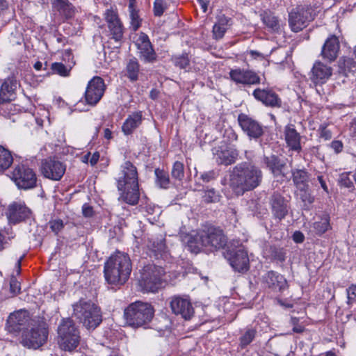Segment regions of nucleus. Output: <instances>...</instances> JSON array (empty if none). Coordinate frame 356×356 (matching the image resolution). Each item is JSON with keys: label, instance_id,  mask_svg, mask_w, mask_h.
Returning a JSON list of instances; mask_svg holds the SVG:
<instances>
[{"label": "nucleus", "instance_id": "f257e3e1", "mask_svg": "<svg viewBox=\"0 0 356 356\" xmlns=\"http://www.w3.org/2000/svg\"><path fill=\"white\" fill-rule=\"evenodd\" d=\"M261 169L250 163L243 162L233 168L229 175V186L236 195L254 190L262 181Z\"/></svg>", "mask_w": 356, "mask_h": 356}, {"label": "nucleus", "instance_id": "f03ea898", "mask_svg": "<svg viewBox=\"0 0 356 356\" xmlns=\"http://www.w3.org/2000/svg\"><path fill=\"white\" fill-rule=\"evenodd\" d=\"M227 238L222 229L209 227L200 231L188 242V249L194 253H197L202 248L213 252L220 249L227 250Z\"/></svg>", "mask_w": 356, "mask_h": 356}, {"label": "nucleus", "instance_id": "7ed1b4c3", "mask_svg": "<svg viewBox=\"0 0 356 356\" xmlns=\"http://www.w3.org/2000/svg\"><path fill=\"white\" fill-rule=\"evenodd\" d=\"M131 272V263L127 254L117 252L111 255L104 266V276L111 284H123Z\"/></svg>", "mask_w": 356, "mask_h": 356}, {"label": "nucleus", "instance_id": "20e7f679", "mask_svg": "<svg viewBox=\"0 0 356 356\" xmlns=\"http://www.w3.org/2000/svg\"><path fill=\"white\" fill-rule=\"evenodd\" d=\"M73 315L88 330L95 329L102 321L100 307L91 301L80 300L74 304Z\"/></svg>", "mask_w": 356, "mask_h": 356}, {"label": "nucleus", "instance_id": "39448f33", "mask_svg": "<svg viewBox=\"0 0 356 356\" xmlns=\"http://www.w3.org/2000/svg\"><path fill=\"white\" fill-rule=\"evenodd\" d=\"M154 313V310L151 305L138 301L125 309L124 316L129 325L138 327L150 322Z\"/></svg>", "mask_w": 356, "mask_h": 356}, {"label": "nucleus", "instance_id": "423d86ee", "mask_svg": "<svg viewBox=\"0 0 356 356\" xmlns=\"http://www.w3.org/2000/svg\"><path fill=\"white\" fill-rule=\"evenodd\" d=\"M223 254L235 271L244 273L249 269L248 253L239 241L229 242Z\"/></svg>", "mask_w": 356, "mask_h": 356}, {"label": "nucleus", "instance_id": "0eeeda50", "mask_svg": "<svg viewBox=\"0 0 356 356\" xmlns=\"http://www.w3.org/2000/svg\"><path fill=\"white\" fill-rule=\"evenodd\" d=\"M164 270L155 265H147L145 266L141 272L139 280V286L143 292L157 291L162 286Z\"/></svg>", "mask_w": 356, "mask_h": 356}, {"label": "nucleus", "instance_id": "6e6552de", "mask_svg": "<svg viewBox=\"0 0 356 356\" xmlns=\"http://www.w3.org/2000/svg\"><path fill=\"white\" fill-rule=\"evenodd\" d=\"M58 343L61 349L72 351L79 344V331L72 320L70 318L63 320L58 327Z\"/></svg>", "mask_w": 356, "mask_h": 356}, {"label": "nucleus", "instance_id": "1a4fd4ad", "mask_svg": "<svg viewBox=\"0 0 356 356\" xmlns=\"http://www.w3.org/2000/svg\"><path fill=\"white\" fill-rule=\"evenodd\" d=\"M47 330L35 322L22 332L20 343L28 348L38 349L47 339Z\"/></svg>", "mask_w": 356, "mask_h": 356}, {"label": "nucleus", "instance_id": "9d476101", "mask_svg": "<svg viewBox=\"0 0 356 356\" xmlns=\"http://www.w3.org/2000/svg\"><path fill=\"white\" fill-rule=\"evenodd\" d=\"M10 177L21 189H31L36 186L37 177L35 172L24 164L15 165Z\"/></svg>", "mask_w": 356, "mask_h": 356}, {"label": "nucleus", "instance_id": "9b49d317", "mask_svg": "<svg viewBox=\"0 0 356 356\" xmlns=\"http://www.w3.org/2000/svg\"><path fill=\"white\" fill-rule=\"evenodd\" d=\"M34 323L28 311L19 309L9 315L6 321V329L11 333L22 332Z\"/></svg>", "mask_w": 356, "mask_h": 356}, {"label": "nucleus", "instance_id": "f8f14e48", "mask_svg": "<svg viewBox=\"0 0 356 356\" xmlns=\"http://www.w3.org/2000/svg\"><path fill=\"white\" fill-rule=\"evenodd\" d=\"M106 86L104 79L98 76H94L88 83L84 97L87 104L95 106L102 99Z\"/></svg>", "mask_w": 356, "mask_h": 356}, {"label": "nucleus", "instance_id": "ddd939ff", "mask_svg": "<svg viewBox=\"0 0 356 356\" xmlns=\"http://www.w3.org/2000/svg\"><path fill=\"white\" fill-rule=\"evenodd\" d=\"M313 10L309 7H298L289 13V23L291 30L299 32L314 19Z\"/></svg>", "mask_w": 356, "mask_h": 356}, {"label": "nucleus", "instance_id": "4468645a", "mask_svg": "<svg viewBox=\"0 0 356 356\" xmlns=\"http://www.w3.org/2000/svg\"><path fill=\"white\" fill-rule=\"evenodd\" d=\"M213 159L218 165H229L234 163L238 156V151L234 145L221 143L212 149Z\"/></svg>", "mask_w": 356, "mask_h": 356}, {"label": "nucleus", "instance_id": "2eb2a0df", "mask_svg": "<svg viewBox=\"0 0 356 356\" xmlns=\"http://www.w3.org/2000/svg\"><path fill=\"white\" fill-rule=\"evenodd\" d=\"M263 287L270 293H281L288 288V283L285 277L273 270L268 271L261 278Z\"/></svg>", "mask_w": 356, "mask_h": 356}, {"label": "nucleus", "instance_id": "dca6fc26", "mask_svg": "<svg viewBox=\"0 0 356 356\" xmlns=\"http://www.w3.org/2000/svg\"><path fill=\"white\" fill-rule=\"evenodd\" d=\"M66 165L55 158H48L42 161L41 172L46 177L59 181L64 175Z\"/></svg>", "mask_w": 356, "mask_h": 356}, {"label": "nucleus", "instance_id": "f3484780", "mask_svg": "<svg viewBox=\"0 0 356 356\" xmlns=\"http://www.w3.org/2000/svg\"><path fill=\"white\" fill-rule=\"evenodd\" d=\"M138 184V177L136 167L130 161H125L120 168L117 178L118 189H123L126 186Z\"/></svg>", "mask_w": 356, "mask_h": 356}, {"label": "nucleus", "instance_id": "a211bd4d", "mask_svg": "<svg viewBox=\"0 0 356 356\" xmlns=\"http://www.w3.org/2000/svg\"><path fill=\"white\" fill-rule=\"evenodd\" d=\"M230 79L236 85L250 86L260 83V77L254 71L240 67L232 69L229 72Z\"/></svg>", "mask_w": 356, "mask_h": 356}, {"label": "nucleus", "instance_id": "6ab92c4d", "mask_svg": "<svg viewBox=\"0 0 356 356\" xmlns=\"http://www.w3.org/2000/svg\"><path fill=\"white\" fill-rule=\"evenodd\" d=\"M170 307L176 315H181L185 320H189L194 314L191 300L187 296H175L171 298Z\"/></svg>", "mask_w": 356, "mask_h": 356}, {"label": "nucleus", "instance_id": "aec40b11", "mask_svg": "<svg viewBox=\"0 0 356 356\" xmlns=\"http://www.w3.org/2000/svg\"><path fill=\"white\" fill-rule=\"evenodd\" d=\"M136 46L138 49L140 56L145 62H154L156 59V54L154 51L152 43L147 34L141 32L138 35L135 42Z\"/></svg>", "mask_w": 356, "mask_h": 356}, {"label": "nucleus", "instance_id": "412c9836", "mask_svg": "<svg viewBox=\"0 0 356 356\" xmlns=\"http://www.w3.org/2000/svg\"><path fill=\"white\" fill-rule=\"evenodd\" d=\"M238 121L243 131L250 138H258L264 134V128L257 121L241 113Z\"/></svg>", "mask_w": 356, "mask_h": 356}, {"label": "nucleus", "instance_id": "4be33fe9", "mask_svg": "<svg viewBox=\"0 0 356 356\" xmlns=\"http://www.w3.org/2000/svg\"><path fill=\"white\" fill-rule=\"evenodd\" d=\"M106 21L108 24L111 39H113L118 43H120L123 38L124 29L117 13L112 10H108L106 13Z\"/></svg>", "mask_w": 356, "mask_h": 356}, {"label": "nucleus", "instance_id": "5701e85b", "mask_svg": "<svg viewBox=\"0 0 356 356\" xmlns=\"http://www.w3.org/2000/svg\"><path fill=\"white\" fill-rule=\"evenodd\" d=\"M332 74V68L321 61H316L311 70L310 79L317 85L324 84Z\"/></svg>", "mask_w": 356, "mask_h": 356}, {"label": "nucleus", "instance_id": "b1692460", "mask_svg": "<svg viewBox=\"0 0 356 356\" xmlns=\"http://www.w3.org/2000/svg\"><path fill=\"white\" fill-rule=\"evenodd\" d=\"M292 176L293 181L296 186L301 191H304V194L301 195L302 201H307L309 203H312L313 202V198L309 195V194L307 193V191L309 187L308 182L309 179L308 172L305 170L296 169L292 171Z\"/></svg>", "mask_w": 356, "mask_h": 356}, {"label": "nucleus", "instance_id": "393cba45", "mask_svg": "<svg viewBox=\"0 0 356 356\" xmlns=\"http://www.w3.org/2000/svg\"><path fill=\"white\" fill-rule=\"evenodd\" d=\"M254 97L264 105L270 107H280L282 101L272 89L256 88L253 91Z\"/></svg>", "mask_w": 356, "mask_h": 356}, {"label": "nucleus", "instance_id": "a878e982", "mask_svg": "<svg viewBox=\"0 0 356 356\" xmlns=\"http://www.w3.org/2000/svg\"><path fill=\"white\" fill-rule=\"evenodd\" d=\"M340 44L337 37L331 35L325 42L321 52L322 57L329 61L333 62L339 55Z\"/></svg>", "mask_w": 356, "mask_h": 356}, {"label": "nucleus", "instance_id": "bb28decb", "mask_svg": "<svg viewBox=\"0 0 356 356\" xmlns=\"http://www.w3.org/2000/svg\"><path fill=\"white\" fill-rule=\"evenodd\" d=\"M272 213L275 218L282 220L288 214V202L279 193H274L270 198Z\"/></svg>", "mask_w": 356, "mask_h": 356}, {"label": "nucleus", "instance_id": "cd10ccee", "mask_svg": "<svg viewBox=\"0 0 356 356\" xmlns=\"http://www.w3.org/2000/svg\"><path fill=\"white\" fill-rule=\"evenodd\" d=\"M18 82L13 77H8L2 83L0 88V104L11 102L15 98V90Z\"/></svg>", "mask_w": 356, "mask_h": 356}, {"label": "nucleus", "instance_id": "c85d7f7f", "mask_svg": "<svg viewBox=\"0 0 356 356\" xmlns=\"http://www.w3.org/2000/svg\"><path fill=\"white\" fill-rule=\"evenodd\" d=\"M30 216V209L22 204L13 203L8 207V217L11 222H19L29 218Z\"/></svg>", "mask_w": 356, "mask_h": 356}, {"label": "nucleus", "instance_id": "c756f323", "mask_svg": "<svg viewBox=\"0 0 356 356\" xmlns=\"http://www.w3.org/2000/svg\"><path fill=\"white\" fill-rule=\"evenodd\" d=\"M284 138L287 145L292 150L300 152L301 150L300 135L297 132L294 125L289 124L284 129Z\"/></svg>", "mask_w": 356, "mask_h": 356}, {"label": "nucleus", "instance_id": "7c9ffc66", "mask_svg": "<svg viewBox=\"0 0 356 356\" xmlns=\"http://www.w3.org/2000/svg\"><path fill=\"white\" fill-rule=\"evenodd\" d=\"M52 8L62 17L70 19L74 16L76 8L68 0H52Z\"/></svg>", "mask_w": 356, "mask_h": 356}, {"label": "nucleus", "instance_id": "2f4dec72", "mask_svg": "<svg viewBox=\"0 0 356 356\" xmlns=\"http://www.w3.org/2000/svg\"><path fill=\"white\" fill-rule=\"evenodd\" d=\"M122 193L120 200L130 205H136L138 204L140 197L138 184L126 186L125 188L118 189Z\"/></svg>", "mask_w": 356, "mask_h": 356}, {"label": "nucleus", "instance_id": "473e14b6", "mask_svg": "<svg viewBox=\"0 0 356 356\" xmlns=\"http://www.w3.org/2000/svg\"><path fill=\"white\" fill-rule=\"evenodd\" d=\"M232 25L231 19L224 15H219L217 21L213 26V35L216 40L223 38L228 28Z\"/></svg>", "mask_w": 356, "mask_h": 356}, {"label": "nucleus", "instance_id": "72a5a7b5", "mask_svg": "<svg viewBox=\"0 0 356 356\" xmlns=\"http://www.w3.org/2000/svg\"><path fill=\"white\" fill-rule=\"evenodd\" d=\"M143 114L141 111L134 112L129 115L122 127L125 135L131 134L142 122Z\"/></svg>", "mask_w": 356, "mask_h": 356}, {"label": "nucleus", "instance_id": "f704fd0d", "mask_svg": "<svg viewBox=\"0 0 356 356\" xmlns=\"http://www.w3.org/2000/svg\"><path fill=\"white\" fill-rule=\"evenodd\" d=\"M263 23L271 32H277L280 29L278 18L270 10H265L260 14Z\"/></svg>", "mask_w": 356, "mask_h": 356}, {"label": "nucleus", "instance_id": "c9c22d12", "mask_svg": "<svg viewBox=\"0 0 356 356\" xmlns=\"http://www.w3.org/2000/svg\"><path fill=\"white\" fill-rule=\"evenodd\" d=\"M264 162L266 165V167L268 168L275 176L281 175L285 166V163L275 155L265 156Z\"/></svg>", "mask_w": 356, "mask_h": 356}, {"label": "nucleus", "instance_id": "e433bc0d", "mask_svg": "<svg viewBox=\"0 0 356 356\" xmlns=\"http://www.w3.org/2000/svg\"><path fill=\"white\" fill-rule=\"evenodd\" d=\"M313 231L316 234L321 236L330 229V217L327 214L318 216L313 223Z\"/></svg>", "mask_w": 356, "mask_h": 356}, {"label": "nucleus", "instance_id": "4c0bfd02", "mask_svg": "<svg viewBox=\"0 0 356 356\" xmlns=\"http://www.w3.org/2000/svg\"><path fill=\"white\" fill-rule=\"evenodd\" d=\"M13 162V157L10 151L0 145V173L7 170Z\"/></svg>", "mask_w": 356, "mask_h": 356}, {"label": "nucleus", "instance_id": "58836bf2", "mask_svg": "<svg viewBox=\"0 0 356 356\" xmlns=\"http://www.w3.org/2000/svg\"><path fill=\"white\" fill-rule=\"evenodd\" d=\"M138 12L139 10L136 9V6L129 5L130 27L134 31H137L140 27L142 24V19L140 18Z\"/></svg>", "mask_w": 356, "mask_h": 356}, {"label": "nucleus", "instance_id": "ea45409f", "mask_svg": "<svg viewBox=\"0 0 356 356\" xmlns=\"http://www.w3.org/2000/svg\"><path fill=\"white\" fill-rule=\"evenodd\" d=\"M340 72L347 75L356 71V62L351 58H343L339 61Z\"/></svg>", "mask_w": 356, "mask_h": 356}, {"label": "nucleus", "instance_id": "a19ab883", "mask_svg": "<svg viewBox=\"0 0 356 356\" xmlns=\"http://www.w3.org/2000/svg\"><path fill=\"white\" fill-rule=\"evenodd\" d=\"M126 75L131 81H135L138 79L139 64L136 59L129 60L126 67Z\"/></svg>", "mask_w": 356, "mask_h": 356}, {"label": "nucleus", "instance_id": "79ce46f5", "mask_svg": "<svg viewBox=\"0 0 356 356\" xmlns=\"http://www.w3.org/2000/svg\"><path fill=\"white\" fill-rule=\"evenodd\" d=\"M148 248L154 252L155 256L161 254L165 250V240L163 238L156 239V241H149L147 245Z\"/></svg>", "mask_w": 356, "mask_h": 356}, {"label": "nucleus", "instance_id": "37998d69", "mask_svg": "<svg viewBox=\"0 0 356 356\" xmlns=\"http://www.w3.org/2000/svg\"><path fill=\"white\" fill-rule=\"evenodd\" d=\"M257 330L252 327L246 328L244 333L240 337V345L242 348H245L249 345L254 339Z\"/></svg>", "mask_w": 356, "mask_h": 356}, {"label": "nucleus", "instance_id": "c03bdc74", "mask_svg": "<svg viewBox=\"0 0 356 356\" xmlns=\"http://www.w3.org/2000/svg\"><path fill=\"white\" fill-rule=\"evenodd\" d=\"M156 182L161 188H167L170 184L169 175L167 172L159 168L155 170Z\"/></svg>", "mask_w": 356, "mask_h": 356}, {"label": "nucleus", "instance_id": "a18cd8bd", "mask_svg": "<svg viewBox=\"0 0 356 356\" xmlns=\"http://www.w3.org/2000/svg\"><path fill=\"white\" fill-rule=\"evenodd\" d=\"M172 61L175 66L181 69L188 70L190 67V59L188 54H183L179 56H176L172 58Z\"/></svg>", "mask_w": 356, "mask_h": 356}, {"label": "nucleus", "instance_id": "49530a36", "mask_svg": "<svg viewBox=\"0 0 356 356\" xmlns=\"http://www.w3.org/2000/svg\"><path fill=\"white\" fill-rule=\"evenodd\" d=\"M0 105H2L1 113L5 117H10L12 115H15L19 111L17 106L11 104L10 102L1 104Z\"/></svg>", "mask_w": 356, "mask_h": 356}, {"label": "nucleus", "instance_id": "de8ad7c7", "mask_svg": "<svg viewBox=\"0 0 356 356\" xmlns=\"http://www.w3.org/2000/svg\"><path fill=\"white\" fill-rule=\"evenodd\" d=\"M171 174L173 178L179 181L181 180L184 177V164L176 161L173 165Z\"/></svg>", "mask_w": 356, "mask_h": 356}, {"label": "nucleus", "instance_id": "09e8293b", "mask_svg": "<svg viewBox=\"0 0 356 356\" xmlns=\"http://www.w3.org/2000/svg\"><path fill=\"white\" fill-rule=\"evenodd\" d=\"M203 200L207 203L217 202L220 200V195L213 189H209L204 192Z\"/></svg>", "mask_w": 356, "mask_h": 356}, {"label": "nucleus", "instance_id": "8fccbe9b", "mask_svg": "<svg viewBox=\"0 0 356 356\" xmlns=\"http://www.w3.org/2000/svg\"><path fill=\"white\" fill-rule=\"evenodd\" d=\"M51 68L54 74H57L63 76H67L70 73V70L61 63H52Z\"/></svg>", "mask_w": 356, "mask_h": 356}, {"label": "nucleus", "instance_id": "3c124183", "mask_svg": "<svg viewBox=\"0 0 356 356\" xmlns=\"http://www.w3.org/2000/svg\"><path fill=\"white\" fill-rule=\"evenodd\" d=\"M167 8V3L165 0H155L154 2V15L156 17L161 16Z\"/></svg>", "mask_w": 356, "mask_h": 356}, {"label": "nucleus", "instance_id": "603ef678", "mask_svg": "<svg viewBox=\"0 0 356 356\" xmlns=\"http://www.w3.org/2000/svg\"><path fill=\"white\" fill-rule=\"evenodd\" d=\"M347 304L352 306L356 302V284H352L346 289Z\"/></svg>", "mask_w": 356, "mask_h": 356}, {"label": "nucleus", "instance_id": "864d4df0", "mask_svg": "<svg viewBox=\"0 0 356 356\" xmlns=\"http://www.w3.org/2000/svg\"><path fill=\"white\" fill-rule=\"evenodd\" d=\"M339 183L341 186L346 188L353 187V183L349 177L348 173H342L339 176Z\"/></svg>", "mask_w": 356, "mask_h": 356}, {"label": "nucleus", "instance_id": "5fc2aeb1", "mask_svg": "<svg viewBox=\"0 0 356 356\" xmlns=\"http://www.w3.org/2000/svg\"><path fill=\"white\" fill-rule=\"evenodd\" d=\"M50 228L55 234H58L60 232L63 227L64 224L62 220L56 219L49 222Z\"/></svg>", "mask_w": 356, "mask_h": 356}, {"label": "nucleus", "instance_id": "6e6d98bb", "mask_svg": "<svg viewBox=\"0 0 356 356\" xmlns=\"http://www.w3.org/2000/svg\"><path fill=\"white\" fill-rule=\"evenodd\" d=\"M290 323L293 325V332L302 333L305 331L304 325L299 323V319L296 317H291Z\"/></svg>", "mask_w": 356, "mask_h": 356}, {"label": "nucleus", "instance_id": "4d7b16f0", "mask_svg": "<svg viewBox=\"0 0 356 356\" xmlns=\"http://www.w3.org/2000/svg\"><path fill=\"white\" fill-rule=\"evenodd\" d=\"M10 289L13 296H16L20 292V284L16 279H11L10 282Z\"/></svg>", "mask_w": 356, "mask_h": 356}, {"label": "nucleus", "instance_id": "13d9d810", "mask_svg": "<svg viewBox=\"0 0 356 356\" xmlns=\"http://www.w3.org/2000/svg\"><path fill=\"white\" fill-rule=\"evenodd\" d=\"M215 177H216V173H215V172L213 170H211V171H209V172H204L201 175V179L204 182H209L211 180L214 179Z\"/></svg>", "mask_w": 356, "mask_h": 356}, {"label": "nucleus", "instance_id": "bf43d9fd", "mask_svg": "<svg viewBox=\"0 0 356 356\" xmlns=\"http://www.w3.org/2000/svg\"><path fill=\"white\" fill-rule=\"evenodd\" d=\"M83 214L86 217H90L93 215L92 207L88 204H84L82 208Z\"/></svg>", "mask_w": 356, "mask_h": 356}, {"label": "nucleus", "instance_id": "052dcab7", "mask_svg": "<svg viewBox=\"0 0 356 356\" xmlns=\"http://www.w3.org/2000/svg\"><path fill=\"white\" fill-rule=\"evenodd\" d=\"M331 147L337 153H339L342 151L343 144L339 140H334L332 141Z\"/></svg>", "mask_w": 356, "mask_h": 356}, {"label": "nucleus", "instance_id": "680f3d73", "mask_svg": "<svg viewBox=\"0 0 356 356\" xmlns=\"http://www.w3.org/2000/svg\"><path fill=\"white\" fill-rule=\"evenodd\" d=\"M321 137L323 138L325 140H330L332 138V133L330 130L327 129L325 127H322L321 129Z\"/></svg>", "mask_w": 356, "mask_h": 356}, {"label": "nucleus", "instance_id": "e2e57ef3", "mask_svg": "<svg viewBox=\"0 0 356 356\" xmlns=\"http://www.w3.org/2000/svg\"><path fill=\"white\" fill-rule=\"evenodd\" d=\"M317 180L318 181L319 184H321L322 188L323 189V191L326 193H328L329 191H328V187L325 183V181L323 178V176L321 175H318L317 176Z\"/></svg>", "mask_w": 356, "mask_h": 356}, {"label": "nucleus", "instance_id": "0e129e2a", "mask_svg": "<svg viewBox=\"0 0 356 356\" xmlns=\"http://www.w3.org/2000/svg\"><path fill=\"white\" fill-rule=\"evenodd\" d=\"M293 239L296 243H302L305 239L303 234L300 232H296L293 235Z\"/></svg>", "mask_w": 356, "mask_h": 356}, {"label": "nucleus", "instance_id": "69168bd1", "mask_svg": "<svg viewBox=\"0 0 356 356\" xmlns=\"http://www.w3.org/2000/svg\"><path fill=\"white\" fill-rule=\"evenodd\" d=\"M99 159V153L98 152H95L92 155H90L89 162L90 165L93 166L97 163Z\"/></svg>", "mask_w": 356, "mask_h": 356}, {"label": "nucleus", "instance_id": "338daca9", "mask_svg": "<svg viewBox=\"0 0 356 356\" xmlns=\"http://www.w3.org/2000/svg\"><path fill=\"white\" fill-rule=\"evenodd\" d=\"M199 5L202 9L203 12H206L207 10V6L209 3V0H197Z\"/></svg>", "mask_w": 356, "mask_h": 356}, {"label": "nucleus", "instance_id": "774afa93", "mask_svg": "<svg viewBox=\"0 0 356 356\" xmlns=\"http://www.w3.org/2000/svg\"><path fill=\"white\" fill-rule=\"evenodd\" d=\"M350 131L353 136L356 137V118H355L351 122Z\"/></svg>", "mask_w": 356, "mask_h": 356}]
</instances>
